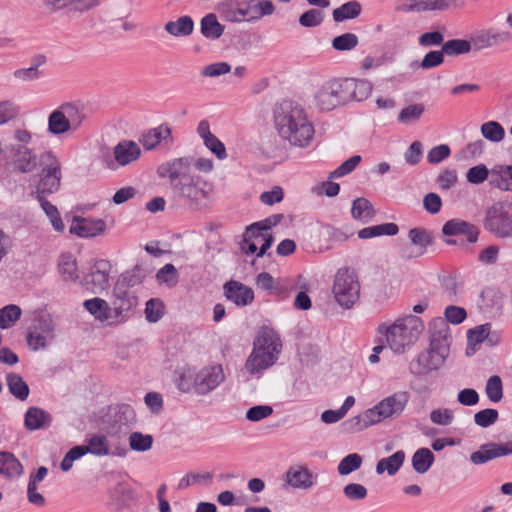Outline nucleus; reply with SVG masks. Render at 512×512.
<instances>
[{"instance_id": "nucleus-11", "label": "nucleus", "mask_w": 512, "mask_h": 512, "mask_svg": "<svg viewBox=\"0 0 512 512\" xmlns=\"http://www.w3.org/2000/svg\"><path fill=\"white\" fill-rule=\"evenodd\" d=\"M449 337L444 331L436 338L432 337L430 348L419 354L416 363L411 364V369L417 374L426 375L439 369L448 355Z\"/></svg>"}, {"instance_id": "nucleus-9", "label": "nucleus", "mask_w": 512, "mask_h": 512, "mask_svg": "<svg viewBox=\"0 0 512 512\" xmlns=\"http://www.w3.org/2000/svg\"><path fill=\"white\" fill-rule=\"evenodd\" d=\"M41 171L38 184L31 196L51 195L59 191L62 180V163L57 155L51 151H44L40 155Z\"/></svg>"}, {"instance_id": "nucleus-28", "label": "nucleus", "mask_w": 512, "mask_h": 512, "mask_svg": "<svg viewBox=\"0 0 512 512\" xmlns=\"http://www.w3.org/2000/svg\"><path fill=\"white\" fill-rule=\"evenodd\" d=\"M246 4L250 23H255L265 16H271L276 10L271 0H249Z\"/></svg>"}, {"instance_id": "nucleus-39", "label": "nucleus", "mask_w": 512, "mask_h": 512, "mask_svg": "<svg viewBox=\"0 0 512 512\" xmlns=\"http://www.w3.org/2000/svg\"><path fill=\"white\" fill-rule=\"evenodd\" d=\"M441 49L444 56L456 57L470 53L472 50V43L466 39H451L445 41Z\"/></svg>"}, {"instance_id": "nucleus-17", "label": "nucleus", "mask_w": 512, "mask_h": 512, "mask_svg": "<svg viewBox=\"0 0 512 512\" xmlns=\"http://www.w3.org/2000/svg\"><path fill=\"white\" fill-rule=\"evenodd\" d=\"M286 483L294 489L308 490L315 485L316 477L313 472L303 464L290 466L285 472Z\"/></svg>"}, {"instance_id": "nucleus-25", "label": "nucleus", "mask_w": 512, "mask_h": 512, "mask_svg": "<svg viewBox=\"0 0 512 512\" xmlns=\"http://www.w3.org/2000/svg\"><path fill=\"white\" fill-rule=\"evenodd\" d=\"M490 184L502 191H512V166L498 165L492 168Z\"/></svg>"}, {"instance_id": "nucleus-49", "label": "nucleus", "mask_w": 512, "mask_h": 512, "mask_svg": "<svg viewBox=\"0 0 512 512\" xmlns=\"http://www.w3.org/2000/svg\"><path fill=\"white\" fill-rule=\"evenodd\" d=\"M480 131L482 136L490 142H501L505 137V130L500 123L496 121H488L481 125Z\"/></svg>"}, {"instance_id": "nucleus-36", "label": "nucleus", "mask_w": 512, "mask_h": 512, "mask_svg": "<svg viewBox=\"0 0 512 512\" xmlns=\"http://www.w3.org/2000/svg\"><path fill=\"white\" fill-rule=\"evenodd\" d=\"M509 39V33L507 32H494L492 30L482 31L478 33L473 41L477 48H488L493 45H497L501 42Z\"/></svg>"}, {"instance_id": "nucleus-22", "label": "nucleus", "mask_w": 512, "mask_h": 512, "mask_svg": "<svg viewBox=\"0 0 512 512\" xmlns=\"http://www.w3.org/2000/svg\"><path fill=\"white\" fill-rule=\"evenodd\" d=\"M456 0H406L402 8L405 12H443Z\"/></svg>"}, {"instance_id": "nucleus-62", "label": "nucleus", "mask_w": 512, "mask_h": 512, "mask_svg": "<svg viewBox=\"0 0 512 512\" xmlns=\"http://www.w3.org/2000/svg\"><path fill=\"white\" fill-rule=\"evenodd\" d=\"M86 451L83 445L75 446L71 448L64 456L61 462V469L63 471H69L72 468L73 462L86 455Z\"/></svg>"}, {"instance_id": "nucleus-35", "label": "nucleus", "mask_w": 512, "mask_h": 512, "mask_svg": "<svg viewBox=\"0 0 512 512\" xmlns=\"http://www.w3.org/2000/svg\"><path fill=\"white\" fill-rule=\"evenodd\" d=\"M47 196L48 195H35L33 197L39 202L42 210L49 218L52 227L58 232H63L65 229V225L60 218L58 209L55 205L46 200Z\"/></svg>"}, {"instance_id": "nucleus-23", "label": "nucleus", "mask_w": 512, "mask_h": 512, "mask_svg": "<svg viewBox=\"0 0 512 512\" xmlns=\"http://www.w3.org/2000/svg\"><path fill=\"white\" fill-rule=\"evenodd\" d=\"M225 296L237 306H246L254 299L251 288L237 281H229L224 285Z\"/></svg>"}, {"instance_id": "nucleus-37", "label": "nucleus", "mask_w": 512, "mask_h": 512, "mask_svg": "<svg viewBox=\"0 0 512 512\" xmlns=\"http://www.w3.org/2000/svg\"><path fill=\"white\" fill-rule=\"evenodd\" d=\"M399 228L395 223H383L375 226L365 227L358 232L360 239H370L383 235L394 236Z\"/></svg>"}, {"instance_id": "nucleus-56", "label": "nucleus", "mask_w": 512, "mask_h": 512, "mask_svg": "<svg viewBox=\"0 0 512 512\" xmlns=\"http://www.w3.org/2000/svg\"><path fill=\"white\" fill-rule=\"evenodd\" d=\"M156 278L159 283L165 284L168 287H174L178 283V273L172 264H166L161 268L157 272Z\"/></svg>"}, {"instance_id": "nucleus-30", "label": "nucleus", "mask_w": 512, "mask_h": 512, "mask_svg": "<svg viewBox=\"0 0 512 512\" xmlns=\"http://www.w3.org/2000/svg\"><path fill=\"white\" fill-rule=\"evenodd\" d=\"M164 29L171 36L186 37L192 34L194 22L190 16H181L175 21H168Z\"/></svg>"}, {"instance_id": "nucleus-19", "label": "nucleus", "mask_w": 512, "mask_h": 512, "mask_svg": "<svg viewBox=\"0 0 512 512\" xmlns=\"http://www.w3.org/2000/svg\"><path fill=\"white\" fill-rule=\"evenodd\" d=\"M105 229L106 223L102 219L74 217L69 231L79 237L89 238L103 234Z\"/></svg>"}, {"instance_id": "nucleus-3", "label": "nucleus", "mask_w": 512, "mask_h": 512, "mask_svg": "<svg viewBox=\"0 0 512 512\" xmlns=\"http://www.w3.org/2000/svg\"><path fill=\"white\" fill-rule=\"evenodd\" d=\"M410 401V394L407 391H397L377 403L372 408L365 410L362 414L345 420L341 424L342 432L354 434L378 424L386 419L399 417Z\"/></svg>"}, {"instance_id": "nucleus-33", "label": "nucleus", "mask_w": 512, "mask_h": 512, "mask_svg": "<svg viewBox=\"0 0 512 512\" xmlns=\"http://www.w3.org/2000/svg\"><path fill=\"white\" fill-rule=\"evenodd\" d=\"M87 454H92L97 457H105L111 454L109 448V441L105 435L95 434L91 436L86 445H83Z\"/></svg>"}, {"instance_id": "nucleus-7", "label": "nucleus", "mask_w": 512, "mask_h": 512, "mask_svg": "<svg viewBox=\"0 0 512 512\" xmlns=\"http://www.w3.org/2000/svg\"><path fill=\"white\" fill-rule=\"evenodd\" d=\"M87 116L83 106L76 103H63L53 110L47 120V130L53 136L77 132Z\"/></svg>"}, {"instance_id": "nucleus-26", "label": "nucleus", "mask_w": 512, "mask_h": 512, "mask_svg": "<svg viewBox=\"0 0 512 512\" xmlns=\"http://www.w3.org/2000/svg\"><path fill=\"white\" fill-rule=\"evenodd\" d=\"M111 264L106 258L97 259L90 272L91 282L99 289H104L109 283Z\"/></svg>"}, {"instance_id": "nucleus-64", "label": "nucleus", "mask_w": 512, "mask_h": 512, "mask_svg": "<svg viewBox=\"0 0 512 512\" xmlns=\"http://www.w3.org/2000/svg\"><path fill=\"white\" fill-rule=\"evenodd\" d=\"M273 413V409L269 405H257L249 408L246 412V418L249 421L257 422L269 417Z\"/></svg>"}, {"instance_id": "nucleus-12", "label": "nucleus", "mask_w": 512, "mask_h": 512, "mask_svg": "<svg viewBox=\"0 0 512 512\" xmlns=\"http://www.w3.org/2000/svg\"><path fill=\"white\" fill-rule=\"evenodd\" d=\"M312 105L324 112L345 105L340 79H330L319 86L313 94Z\"/></svg>"}, {"instance_id": "nucleus-2", "label": "nucleus", "mask_w": 512, "mask_h": 512, "mask_svg": "<svg viewBox=\"0 0 512 512\" xmlns=\"http://www.w3.org/2000/svg\"><path fill=\"white\" fill-rule=\"evenodd\" d=\"M274 122L278 135L290 146L306 148L314 138L315 129L305 108L293 100L276 105Z\"/></svg>"}, {"instance_id": "nucleus-14", "label": "nucleus", "mask_w": 512, "mask_h": 512, "mask_svg": "<svg viewBox=\"0 0 512 512\" xmlns=\"http://www.w3.org/2000/svg\"><path fill=\"white\" fill-rule=\"evenodd\" d=\"M271 233H263L256 226H248L243 234L241 249L246 254L264 256L273 243Z\"/></svg>"}, {"instance_id": "nucleus-42", "label": "nucleus", "mask_w": 512, "mask_h": 512, "mask_svg": "<svg viewBox=\"0 0 512 512\" xmlns=\"http://www.w3.org/2000/svg\"><path fill=\"white\" fill-rule=\"evenodd\" d=\"M445 61L444 53L440 50L428 51L420 61H414L411 64L413 69L430 70L441 66Z\"/></svg>"}, {"instance_id": "nucleus-6", "label": "nucleus", "mask_w": 512, "mask_h": 512, "mask_svg": "<svg viewBox=\"0 0 512 512\" xmlns=\"http://www.w3.org/2000/svg\"><path fill=\"white\" fill-rule=\"evenodd\" d=\"M423 330V321L415 315L400 317L392 323H382L377 328L378 334L384 337L387 346L398 354L409 349Z\"/></svg>"}, {"instance_id": "nucleus-63", "label": "nucleus", "mask_w": 512, "mask_h": 512, "mask_svg": "<svg viewBox=\"0 0 512 512\" xmlns=\"http://www.w3.org/2000/svg\"><path fill=\"white\" fill-rule=\"evenodd\" d=\"M361 161V156L354 155L344 161L337 169L330 174V178H339L352 172Z\"/></svg>"}, {"instance_id": "nucleus-55", "label": "nucleus", "mask_w": 512, "mask_h": 512, "mask_svg": "<svg viewBox=\"0 0 512 512\" xmlns=\"http://www.w3.org/2000/svg\"><path fill=\"white\" fill-rule=\"evenodd\" d=\"M444 42V34L440 30L424 32L418 37V44L423 48L442 47Z\"/></svg>"}, {"instance_id": "nucleus-45", "label": "nucleus", "mask_w": 512, "mask_h": 512, "mask_svg": "<svg viewBox=\"0 0 512 512\" xmlns=\"http://www.w3.org/2000/svg\"><path fill=\"white\" fill-rule=\"evenodd\" d=\"M49 420V415L37 407L29 408L25 414V426L29 430L40 429Z\"/></svg>"}, {"instance_id": "nucleus-32", "label": "nucleus", "mask_w": 512, "mask_h": 512, "mask_svg": "<svg viewBox=\"0 0 512 512\" xmlns=\"http://www.w3.org/2000/svg\"><path fill=\"white\" fill-rule=\"evenodd\" d=\"M14 170L18 173L28 174L33 172L38 166V156L31 149L12 159Z\"/></svg>"}, {"instance_id": "nucleus-13", "label": "nucleus", "mask_w": 512, "mask_h": 512, "mask_svg": "<svg viewBox=\"0 0 512 512\" xmlns=\"http://www.w3.org/2000/svg\"><path fill=\"white\" fill-rule=\"evenodd\" d=\"M442 234L446 237L444 242L448 245H458L460 252H467L465 250L466 243L461 241L458 243L453 237L463 236L467 243H476L480 234L479 228L465 220L454 218L445 222L442 226Z\"/></svg>"}, {"instance_id": "nucleus-60", "label": "nucleus", "mask_w": 512, "mask_h": 512, "mask_svg": "<svg viewBox=\"0 0 512 512\" xmlns=\"http://www.w3.org/2000/svg\"><path fill=\"white\" fill-rule=\"evenodd\" d=\"M498 419V412L495 409H484L474 414L476 425L486 428L494 424Z\"/></svg>"}, {"instance_id": "nucleus-29", "label": "nucleus", "mask_w": 512, "mask_h": 512, "mask_svg": "<svg viewBox=\"0 0 512 512\" xmlns=\"http://www.w3.org/2000/svg\"><path fill=\"white\" fill-rule=\"evenodd\" d=\"M224 25H222L214 13L205 15L200 22V30L202 35L210 40L219 39L224 33Z\"/></svg>"}, {"instance_id": "nucleus-16", "label": "nucleus", "mask_w": 512, "mask_h": 512, "mask_svg": "<svg viewBox=\"0 0 512 512\" xmlns=\"http://www.w3.org/2000/svg\"><path fill=\"white\" fill-rule=\"evenodd\" d=\"M507 455H512V441L504 444L488 443L482 445L479 450L473 452L470 455V461L474 465H481L490 460Z\"/></svg>"}, {"instance_id": "nucleus-20", "label": "nucleus", "mask_w": 512, "mask_h": 512, "mask_svg": "<svg viewBox=\"0 0 512 512\" xmlns=\"http://www.w3.org/2000/svg\"><path fill=\"white\" fill-rule=\"evenodd\" d=\"M85 309L98 321L106 325L119 323L118 318L113 312L112 306L102 298H92L84 302Z\"/></svg>"}, {"instance_id": "nucleus-38", "label": "nucleus", "mask_w": 512, "mask_h": 512, "mask_svg": "<svg viewBox=\"0 0 512 512\" xmlns=\"http://www.w3.org/2000/svg\"><path fill=\"white\" fill-rule=\"evenodd\" d=\"M6 383L10 393L17 399L24 401L29 396V387L24 379L16 373L6 375Z\"/></svg>"}, {"instance_id": "nucleus-51", "label": "nucleus", "mask_w": 512, "mask_h": 512, "mask_svg": "<svg viewBox=\"0 0 512 512\" xmlns=\"http://www.w3.org/2000/svg\"><path fill=\"white\" fill-rule=\"evenodd\" d=\"M133 305L132 299L127 292H115L112 309L119 322L123 317V313L130 310Z\"/></svg>"}, {"instance_id": "nucleus-10", "label": "nucleus", "mask_w": 512, "mask_h": 512, "mask_svg": "<svg viewBox=\"0 0 512 512\" xmlns=\"http://www.w3.org/2000/svg\"><path fill=\"white\" fill-rule=\"evenodd\" d=\"M483 227L496 238H512V203L498 201L489 206L484 213Z\"/></svg>"}, {"instance_id": "nucleus-59", "label": "nucleus", "mask_w": 512, "mask_h": 512, "mask_svg": "<svg viewBox=\"0 0 512 512\" xmlns=\"http://www.w3.org/2000/svg\"><path fill=\"white\" fill-rule=\"evenodd\" d=\"M490 172L484 164H479L471 167L466 174L467 181L471 184H481L488 177L490 178Z\"/></svg>"}, {"instance_id": "nucleus-21", "label": "nucleus", "mask_w": 512, "mask_h": 512, "mask_svg": "<svg viewBox=\"0 0 512 512\" xmlns=\"http://www.w3.org/2000/svg\"><path fill=\"white\" fill-rule=\"evenodd\" d=\"M141 145L148 151L155 149L160 143H173L172 131L168 124H161L151 128L139 138Z\"/></svg>"}, {"instance_id": "nucleus-54", "label": "nucleus", "mask_w": 512, "mask_h": 512, "mask_svg": "<svg viewBox=\"0 0 512 512\" xmlns=\"http://www.w3.org/2000/svg\"><path fill=\"white\" fill-rule=\"evenodd\" d=\"M59 272L64 281H76L79 277L76 259L64 258V260L59 263Z\"/></svg>"}, {"instance_id": "nucleus-46", "label": "nucleus", "mask_w": 512, "mask_h": 512, "mask_svg": "<svg viewBox=\"0 0 512 512\" xmlns=\"http://www.w3.org/2000/svg\"><path fill=\"white\" fill-rule=\"evenodd\" d=\"M363 464V458L358 453L346 455L337 466V472L340 476H347L357 471Z\"/></svg>"}, {"instance_id": "nucleus-40", "label": "nucleus", "mask_w": 512, "mask_h": 512, "mask_svg": "<svg viewBox=\"0 0 512 512\" xmlns=\"http://www.w3.org/2000/svg\"><path fill=\"white\" fill-rule=\"evenodd\" d=\"M361 11V4L358 1L352 0L334 9L332 16L335 22H343L348 19L357 18L361 14Z\"/></svg>"}, {"instance_id": "nucleus-24", "label": "nucleus", "mask_w": 512, "mask_h": 512, "mask_svg": "<svg viewBox=\"0 0 512 512\" xmlns=\"http://www.w3.org/2000/svg\"><path fill=\"white\" fill-rule=\"evenodd\" d=\"M53 337L54 325L51 322H45L39 329L28 334L27 343L32 350L37 351L44 349Z\"/></svg>"}, {"instance_id": "nucleus-18", "label": "nucleus", "mask_w": 512, "mask_h": 512, "mask_svg": "<svg viewBox=\"0 0 512 512\" xmlns=\"http://www.w3.org/2000/svg\"><path fill=\"white\" fill-rule=\"evenodd\" d=\"M345 105L351 101H362L371 94L372 83L353 78L340 79Z\"/></svg>"}, {"instance_id": "nucleus-8", "label": "nucleus", "mask_w": 512, "mask_h": 512, "mask_svg": "<svg viewBox=\"0 0 512 512\" xmlns=\"http://www.w3.org/2000/svg\"><path fill=\"white\" fill-rule=\"evenodd\" d=\"M361 285L357 272L349 267L339 268L332 285L335 301L344 309H350L360 298Z\"/></svg>"}, {"instance_id": "nucleus-52", "label": "nucleus", "mask_w": 512, "mask_h": 512, "mask_svg": "<svg viewBox=\"0 0 512 512\" xmlns=\"http://www.w3.org/2000/svg\"><path fill=\"white\" fill-rule=\"evenodd\" d=\"M425 107L423 104H412L401 110L398 120L404 124H410L417 121L424 113Z\"/></svg>"}, {"instance_id": "nucleus-4", "label": "nucleus", "mask_w": 512, "mask_h": 512, "mask_svg": "<svg viewBox=\"0 0 512 512\" xmlns=\"http://www.w3.org/2000/svg\"><path fill=\"white\" fill-rule=\"evenodd\" d=\"M225 379L223 366L219 363L201 367L186 365L177 370L175 384L183 393L204 396L219 387Z\"/></svg>"}, {"instance_id": "nucleus-47", "label": "nucleus", "mask_w": 512, "mask_h": 512, "mask_svg": "<svg viewBox=\"0 0 512 512\" xmlns=\"http://www.w3.org/2000/svg\"><path fill=\"white\" fill-rule=\"evenodd\" d=\"M408 236L411 243L422 250L432 245L434 241L433 233L420 227L410 229Z\"/></svg>"}, {"instance_id": "nucleus-5", "label": "nucleus", "mask_w": 512, "mask_h": 512, "mask_svg": "<svg viewBox=\"0 0 512 512\" xmlns=\"http://www.w3.org/2000/svg\"><path fill=\"white\" fill-rule=\"evenodd\" d=\"M282 341L272 328H262L253 341L251 353L244 363V371L250 376L259 377L273 367L281 354Z\"/></svg>"}, {"instance_id": "nucleus-44", "label": "nucleus", "mask_w": 512, "mask_h": 512, "mask_svg": "<svg viewBox=\"0 0 512 512\" xmlns=\"http://www.w3.org/2000/svg\"><path fill=\"white\" fill-rule=\"evenodd\" d=\"M433 462L434 455L428 448H420L412 456V466L419 474L427 472Z\"/></svg>"}, {"instance_id": "nucleus-1", "label": "nucleus", "mask_w": 512, "mask_h": 512, "mask_svg": "<svg viewBox=\"0 0 512 512\" xmlns=\"http://www.w3.org/2000/svg\"><path fill=\"white\" fill-rule=\"evenodd\" d=\"M158 175L167 177L173 195L193 210L207 208L212 200V185L193 174V160L190 157L176 158L159 166Z\"/></svg>"}, {"instance_id": "nucleus-57", "label": "nucleus", "mask_w": 512, "mask_h": 512, "mask_svg": "<svg viewBox=\"0 0 512 512\" xmlns=\"http://www.w3.org/2000/svg\"><path fill=\"white\" fill-rule=\"evenodd\" d=\"M358 44V37L353 33H345L337 36L332 41V46L338 51L352 50Z\"/></svg>"}, {"instance_id": "nucleus-31", "label": "nucleus", "mask_w": 512, "mask_h": 512, "mask_svg": "<svg viewBox=\"0 0 512 512\" xmlns=\"http://www.w3.org/2000/svg\"><path fill=\"white\" fill-rule=\"evenodd\" d=\"M405 460V453L403 451H397L389 457L380 459L376 464V473L378 475L387 472L389 475L396 474Z\"/></svg>"}, {"instance_id": "nucleus-34", "label": "nucleus", "mask_w": 512, "mask_h": 512, "mask_svg": "<svg viewBox=\"0 0 512 512\" xmlns=\"http://www.w3.org/2000/svg\"><path fill=\"white\" fill-rule=\"evenodd\" d=\"M491 331V325L489 323L476 326L468 331L467 335V354H474L477 350V346L485 341Z\"/></svg>"}, {"instance_id": "nucleus-15", "label": "nucleus", "mask_w": 512, "mask_h": 512, "mask_svg": "<svg viewBox=\"0 0 512 512\" xmlns=\"http://www.w3.org/2000/svg\"><path fill=\"white\" fill-rule=\"evenodd\" d=\"M114 160L107 162L109 169L117 166H127L136 162L141 156L139 145L131 140H122L113 148Z\"/></svg>"}, {"instance_id": "nucleus-50", "label": "nucleus", "mask_w": 512, "mask_h": 512, "mask_svg": "<svg viewBox=\"0 0 512 512\" xmlns=\"http://www.w3.org/2000/svg\"><path fill=\"white\" fill-rule=\"evenodd\" d=\"M129 446L133 451L146 452L152 448L153 437L141 432H132L128 438Z\"/></svg>"}, {"instance_id": "nucleus-58", "label": "nucleus", "mask_w": 512, "mask_h": 512, "mask_svg": "<svg viewBox=\"0 0 512 512\" xmlns=\"http://www.w3.org/2000/svg\"><path fill=\"white\" fill-rule=\"evenodd\" d=\"M145 314L146 319L151 322L155 323L159 321L162 316L164 315V304L159 299H150L146 303L145 308Z\"/></svg>"}, {"instance_id": "nucleus-43", "label": "nucleus", "mask_w": 512, "mask_h": 512, "mask_svg": "<svg viewBox=\"0 0 512 512\" xmlns=\"http://www.w3.org/2000/svg\"><path fill=\"white\" fill-rule=\"evenodd\" d=\"M21 463L10 453L0 452V474L7 477H17L22 474Z\"/></svg>"}, {"instance_id": "nucleus-48", "label": "nucleus", "mask_w": 512, "mask_h": 512, "mask_svg": "<svg viewBox=\"0 0 512 512\" xmlns=\"http://www.w3.org/2000/svg\"><path fill=\"white\" fill-rule=\"evenodd\" d=\"M22 314L18 305L10 304L0 309V329H8L15 325Z\"/></svg>"}, {"instance_id": "nucleus-61", "label": "nucleus", "mask_w": 512, "mask_h": 512, "mask_svg": "<svg viewBox=\"0 0 512 512\" xmlns=\"http://www.w3.org/2000/svg\"><path fill=\"white\" fill-rule=\"evenodd\" d=\"M231 71V66L227 62H216L205 66L201 70V75L204 77H218L227 74Z\"/></svg>"}, {"instance_id": "nucleus-27", "label": "nucleus", "mask_w": 512, "mask_h": 512, "mask_svg": "<svg viewBox=\"0 0 512 512\" xmlns=\"http://www.w3.org/2000/svg\"><path fill=\"white\" fill-rule=\"evenodd\" d=\"M46 62L45 56H39L36 62L27 68L16 69L12 73V78L16 83H30L39 80L42 77L40 66Z\"/></svg>"}, {"instance_id": "nucleus-41", "label": "nucleus", "mask_w": 512, "mask_h": 512, "mask_svg": "<svg viewBox=\"0 0 512 512\" xmlns=\"http://www.w3.org/2000/svg\"><path fill=\"white\" fill-rule=\"evenodd\" d=\"M351 214L354 219L367 223L373 219L375 210L370 201L360 197L353 201Z\"/></svg>"}, {"instance_id": "nucleus-53", "label": "nucleus", "mask_w": 512, "mask_h": 512, "mask_svg": "<svg viewBox=\"0 0 512 512\" xmlns=\"http://www.w3.org/2000/svg\"><path fill=\"white\" fill-rule=\"evenodd\" d=\"M485 393L490 401L497 403L503 397V386L499 376H491L486 383Z\"/></svg>"}]
</instances>
